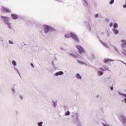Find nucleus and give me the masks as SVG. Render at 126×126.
Returning a JSON list of instances; mask_svg holds the SVG:
<instances>
[{"mask_svg": "<svg viewBox=\"0 0 126 126\" xmlns=\"http://www.w3.org/2000/svg\"><path fill=\"white\" fill-rule=\"evenodd\" d=\"M125 103H126V98L125 99Z\"/></svg>", "mask_w": 126, "mask_h": 126, "instance_id": "473e14b6", "label": "nucleus"}, {"mask_svg": "<svg viewBox=\"0 0 126 126\" xmlns=\"http://www.w3.org/2000/svg\"><path fill=\"white\" fill-rule=\"evenodd\" d=\"M123 96H124L125 97H126V94H123Z\"/></svg>", "mask_w": 126, "mask_h": 126, "instance_id": "7c9ffc66", "label": "nucleus"}, {"mask_svg": "<svg viewBox=\"0 0 126 126\" xmlns=\"http://www.w3.org/2000/svg\"><path fill=\"white\" fill-rule=\"evenodd\" d=\"M104 126H107V125H104Z\"/></svg>", "mask_w": 126, "mask_h": 126, "instance_id": "72a5a7b5", "label": "nucleus"}, {"mask_svg": "<svg viewBox=\"0 0 126 126\" xmlns=\"http://www.w3.org/2000/svg\"><path fill=\"white\" fill-rule=\"evenodd\" d=\"M7 24H8V26H9V28H11V27L10 26V24L7 23Z\"/></svg>", "mask_w": 126, "mask_h": 126, "instance_id": "4be33fe9", "label": "nucleus"}, {"mask_svg": "<svg viewBox=\"0 0 126 126\" xmlns=\"http://www.w3.org/2000/svg\"><path fill=\"white\" fill-rule=\"evenodd\" d=\"M9 44H13V42H12V41H10V40L9 41Z\"/></svg>", "mask_w": 126, "mask_h": 126, "instance_id": "393cba45", "label": "nucleus"}, {"mask_svg": "<svg viewBox=\"0 0 126 126\" xmlns=\"http://www.w3.org/2000/svg\"><path fill=\"white\" fill-rule=\"evenodd\" d=\"M123 7H124V8H126V4L123 6Z\"/></svg>", "mask_w": 126, "mask_h": 126, "instance_id": "c85d7f7f", "label": "nucleus"}, {"mask_svg": "<svg viewBox=\"0 0 126 126\" xmlns=\"http://www.w3.org/2000/svg\"><path fill=\"white\" fill-rule=\"evenodd\" d=\"M1 18L4 19V20H5V21H6V22H8V20H9V19H8V18H7V17L2 16Z\"/></svg>", "mask_w": 126, "mask_h": 126, "instance_id": "6e6552de", "label": "nucleus"}, {"mask_svg": "<svg viewBox=\"0 0 126 126\" xmlns=\"http://www.w3.org/2000/svg\"><path fill=\"white\" fill-rule=\"evenodd\" d=\"M12 16V18H13V19H17V18H18V16H17V15L14 14H12L11 15Z\"/></svg>", "mask_w": 126, "mask_h": 126, "instance_id": "1a4fd4ad", "label": "nucleus"}, {"mask_svg": "<svg viewBox=\"0 0 126 126\" xmlns=\"http://www.w3.org/2000/svg\"><path fill=\"white\" fill-rule=\"evenodd\" d=\"M63 74V71H59L58 72H57L55 74V75H56V76H59V75H62Z\"/></svg>", "mask_w": 126, "mask_h": 126, "instance_id": "0eeeda50", "label": "nucleus"}, {"mask_svg": "<svg viewBox=\"0 0 126 126\" xmlns=\"http://www.w3.org/2000/svg\"><path fill=\"white\" fill-rule=\"evenodd\" d=\"M1 10L3 12H8V13H10V10L7 9V8H6L4 7H2L1 8Z\"/></svg>", "mask_w": 126, "mask_h": 126, "instance_id": "20e7f679", "label": "nucleus"}, {"mask_svg": "<svg viewBox=\"0 0 126 126\" xmlns=\"http://www.w3.org/2000/svg\"><path fill=\"white\" fill-rule=\"evenodd\" d=\"M31 65L32 67H34V65H33V63H31Z\"/></svg>", "mask_w": 126, "mask_h": 126, "instance_id": "cd10ccee", "label": "nucleus"}, {"mask_svg": "<svg viewBox=\"0 0 126 126\" xmlns=\"http://www.w3.org/2000/svg\"><path fill=\"white\" fill-rule=\"evenodd\" d=\"M123 54H124V55H125V56H126V50H124L122 52Z\"/></svg>", "mask_w": 126, "mask_h": 126, "instance_id": "a211bd4d", "label": "nucleus"}, {"mask_svg": "<svg viewBox=\"0 0 126 126\" xmlns=\"http://www.w3.org/2000/svg\"><path fill=\"white\" fill-rule=\"evenodd\" d=\"M121 47H122V48H125V47H126V40L123 39L121 40Z\"/></svg>", "mask_w": 126, "mask_h": 126, "instance_id": "39448f33", "label": "nucleus"}, {"mask_svg": "<svg viewBox=\"0 0 126 126\" xmlns=\"http://www.w3.org/2000/svg\"><path fill=\"white\" fill-rule=\"evenodd\" d=\"M49 31H52V28L48 26H44V32L45 33H48Z\"/></svg>", "mask_w": 126, "mask_h": 126, "instance_id": "7ed1b4c3", "label": "nucleus"}, {"mask_svg": "<svg viewBox=\"0 0 126 126\" xmlns=\"http://www.w3.org/2000/svg\"><path fill=\"white\" fill-rule=\"evenodd\" d=\"M76 77L77 78V79H81V76L80 75H79V74H77L76 75Z\"/></svg>", "mask_w": 126, "mask_h": 126, "instance_id": "f8f14e48", "label": "nucleus"}, {"mask_svg": "<svg viewBox=\"0 0 126 126\" xmlns=\"http://www.w3.org/2000/svg\"><path fill=\"white\" fill-rule=\"evenodd\" d=\"M76 47L78 49V53L80 54H84V53H85V50L80 45H76Z\"/></svg>", "mask_w": 126, "mask_h": 126, "instance_id": "f03ea898", "label": "nucleus"}, {"mask_svg": "<svg viewBox=\"0 0 126 126\" xmlns=\"http://www.w3.org/2000/svg\"><path fill=\"white\" fill-rule=\"evenodd\" d=\"M99 69H100V70H102L103 71H105V69H104V68H103V67H100Z\"/></svg>", "mask_w": 126, "mask_h": 126, "instance_id": "412c9836", "label": "nucleus"}, {"mask_svg": "<svg viewBox=\"0 0 126 126\" xmlns=\"http://www.w3.org/2000/svg\"><path fill=\"white\" fill-rule=\"evenodd\" d=\"M114 89V88L113 87H112L111 88V90H113Z\"/></svg>", "mask_w": 126, "mask_h": 126, "instance_id": "c756f323", "label": "nucleus"}, {"mask_svg": "<svg viewBox=\"0 0 126 126\" xmlns=\"http://www.w3.org/2000/svg\"><path fill=\"white\" fill-rule=\"evenodd\" d=\"M70 56H71V57H72L73 58H78V56L77 55H75L73 54H70Z\"/></svg>", "mask_w": 126, "mask_h": 126, "instance_id": "9b49d317", "label": "nucleus"}, {"mask_svg": "<svg viewBox=\"0 0 126 126\" xmlns=\"http://www.w3.org/2000/svg\"><path fill=\"white\" fill-rule=\"evenodd\" d=\"M104 68H105L106 70H109V69L107 67H105V66H104Z\"/></svg>", "mask_w": 126, "mask_h": 126, "instance_id": "5701e85b", "label": "nucleus"}, {"mask_svg": "<svg viewBox=\"0 0 126 126\" xmlns=\"http://www.w3.org/2000/svg\"><path fill=\"white\" fill-rule=\"evenodd\" d=\"M113 32L114 33V34H118V33H119V31H118V30H113Z\"/></svg>", "mask_w": 126, "mask_h": 126, "instance_id": "ddd939ff", "label": "nucleus"}, {"mask_svg": "<svg viewBox=\"0 0 126 126\" xmlns=\"http://www.w3.org/2000/svg\"><path fill=\"white\" fill-rule=\"evenodd\" d=\"M42 125H43V122H39L38 124V126H42Z\"/></svg>", "mask_w": 126, "mask_h": 126, "instance_id": "f3484780", "label": "nucleus"}, {"mask_svg": "<svg viewBox=\"0 0 126 126\" xmlns=\"http://www.w3.org/2000/svg\"><path fill=\"white\" fill-rule=\"evenodd\" d=\"M98 16H99V15L98 14H95V18H97V17H98Z\"/></svg>", "mask_w": 126, "mask_h": 126, "instance_id": "bb28decb", "label": "nucleus"}, {"mask_svg": "<svg viewBox=\"0 0 126 126\" xmlns=\"http://www.w3.org/2000/svg\"><path fill=\"white\" fill-rule=\"evenodd\" d=\"M103 72L101 71H98L97 72V75H98V76H101V75H103Z\"/></svg>", "mask_w": 126, "mask_h": 126, "instance_id": "9d476101", "label": "nucleus"}, {"mask_svg": "<svg viewBox=\"0 0 126 126\" xmlns=\"http://www.w3.org/2000/svg\"><path fill=\"white\" fill-rule=\"evenodd\" d=\"M103 62L105 63H111V62H114V60L109 59H105L103 60Z\"/></svg>", "mask_w": 126, "mask_h": 126, "instance_id": "423d86ee", "label": "nucleus"}, {"mask_svg": "<svg viewBox=\"0 0 126 126\" xmlns=\"http://www.w3.org/2000/svg\"><path fill=\"white\" fill-rule=\"evenodd\" d=\"M12 63L14 65H16V62L15 61H13L12 62Z\"/></svg>", "mask_w": 126, "mask_h": 126, "instance_id": "dca6fc26", "label": "nucleus"}, {"mask_svg": "<svg viewBox=\"0 0 126 126\" xmlns=\"http://www.w3.org/2000/svg\"><path fill=\"white\" fill-rule=\"evenodd\" d=\"M113 27H114V28H117V27H118V24L117 23H115L113 25Z\"/></svg>", "mask_w": 126, "mask_h": 126, "instance_id": "2eb2a0df", "label": "nucleus"}, {"mask_svg": "<svg viewBox=\"0 0 126 126\" xmlns=\"http://www.w3.org/2000/svg\"><path fill=\"white\" fill-rule=\"evenodd\" d=\"M65 116H69L70 115V113L69 112V111H67L65 113Z\"/></svg>", "mask_w": 126, "mask_h": 126, "instance_id": "4468645a", "label": "nucleus"}, {"mask_svg": "<svg viewBox=\"0 0 126 126\" xmlns=\"http://www.w3.org/2000/svg\"><path fill=\"white\" fill-rule=\"evenodd\" d=\"M115 50L116 52H118V49H117V48H115Z\"/></svg>", "mask_w": 126, "mask_h": 126, "instance_id": "2f4dec72", "label": "nucleus"}, {"mask_svg": "<svg viewBox=\"0 0 126 126\" xmlns=\"http://www.w3.org/2000/svg\"><path fill=\"white\" fill-rule=\"evenodd\" d=\"M109 26H110V27H112V26H113V23H111L110 24V25H109Z\"/></svg>", "mask_w": 126, "mask_h": 126, "instance_id": "b1692460", "label": "nucleus"}, {"mask_svg": "<svg viewBox=\"0 0 126 126\" xmlns=\"http://www.w3.org/2000/svg\"><path fill=\"white\" fill-rule=\"evenodd\" d=\"M78 62L79 63H84L83 62L79 61V60H78Z\"/></svg>", "mask_w": 126, "mask_h": 126, "instance_id": "a878e982", "label": "nucleus"}, {"mask_svg": "<svg viewBox=\"0 0 126 126\" xmlns=\"http://www.w3.org/2000/svg\"><path fill=\"white\" fill-rule=\"evenodd\" d=\"M65 38H69V37H71L76 42H79L78 37H77V36L73 33L71 32L70 33L66 34L65 35Z\"/></svg>", "mask_w": 126, "mask_h": 126, "instance_id": "f257e3e1", "label": "nucleus"}, {"mask_svg": "<svg viewBox=\"0 0 126 126\" xmlns=\"http://www.w3.org/2000/svg\"><path fill=\"white\" fill-rule=\"evenodd\" d=\"M123 124H126V119H123Z\"/></svg>", "mask_w": 126, "mask_h": 126, "instance_id": "6ab92c4d", "label": "nucleus"}, {"mask_svg": "<svg viewBox=\"0 0 126 126\" xmlns=\"http://www.w3.org/2000/svg\"><path fill=\"white\" fill-rule=\"evenodd\" d=\"M114 0H111V1H110V4H113V3H114Z\"/></svg>", "mask_w": 126, "mask_h": 126, "instance_id": "aec40b11", "label": "nucleus"}]
</instances>
